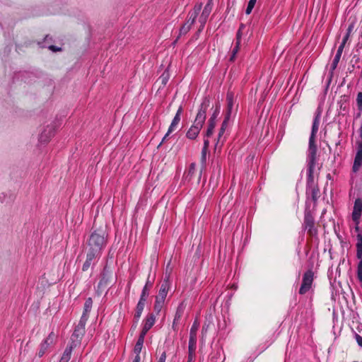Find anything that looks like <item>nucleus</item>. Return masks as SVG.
<instances>
[{
	"label": "nucleus",
	"instance_id": "0e129e2a",
	"mask_svg": "<svg viewBox=\"0 0 362 362\" xmlns=\"http://www.w3.org/2000/svg\"><path fill=\"white\" fill-rule=\"evenodd\" d=\"M171 132H169V129L168 130L167 133L165 134V135L164 136V137L162 139V141L160 143L159 146H160L162 143L167 139V137L169 136V134H170Z\"/></svg>",
	"mask_w": 362,
	"mask_h": 362
},
{
	"label": "nucleus",
	"instance_id": "b1692460",
	"mask_svg": "<svg viewBox=\"0 0 362 362\" xmlns=\"http://www.w3.org/2000/svg\"><path fill=\"white\" fill-rule=\"evenodd\" d=\"M196 349L197 346L195 345H188V355L187 362H194Z\"/></svg>",
	"mask_w": 362,
	"mask_h": 362
},
{
	"label": "nucleus",
	"instance_id": "e433bc0d",
	"mask_svg": "<svg viewBox=\"0 0 362 362\" xmlns=\"http://www.w3.org/2000/svg\"><path fill=\"white\" fill-rule=\"evenodd\" d=\"M202 4H197L194 7V9L192 11H190L189 13L192 14L194 18H197L199 13L200 12L201 9H202Z\"/></svg>",
	"mask_w": 362,
	"mask_h": 362
},
{
	"label": "nucleus",
	"instance_id": "4c0bfd02",
	"mask_svg": "<svg viewBox=\"0 0 362 362\" xmlns=\"http://www.w3.org/2000/svg\"><path fill=\"white\" fill-rule=\"evenodd\" d=\"M149 289L150 288H147V286H144L139 299L146 300L149 295Z\"/></svg>",
	"mask_w": 362,
	"mask_h": 362
},
{
	"label": "nucleus",
	"instance_id": "9d476101",
	"mask_svg": "<svg viewBox=\"0 0 362 362\" xmlns=\"http://www.w3.org/2000/svg\"><path fill=\"white\" fill-rule=\"evenodd\" d=\"M203 124L194 121L193 124L189 127L186 133V137L190 140L195 139L199 135L201 129L203 127Z\"/></svg>",
	"mask_w": 362,
	"mask_h": 362
},
{
	"label": "nucleus",
	"instance_id": "6ab92c4d",
	"mask_svg": "<svg viewBox=\"0 0 362 362\" xmlns=\"http://www.w3.org/2000/svg\"><path fill=\"white\" fill-rule=\"evenodd\" d=\"M306 195L308 198L310 197L312 201L314 202V204L315 205L318 198L320 197V189L318 186L309 187V193H306Z\"/></svg>",
	"mask_w": 362,
	"mask_h": 362
},
{
	"label": "nucleus",
	"instance_id": "5701e85b",
	"mask_svg": "<svg viewBox=\"0 0 362 362\" xmlns=\"http://www.w3.org/2000/svg\"><path fill=\"white\" fill-rule=\"evenodd\" d=\"M72 351L73 349L71 346H66L59 362H69L71 358Z\"/></svg>",
	"mask_w": 362,
	"mask_h": 362
},
{
	"label": "nucleus",
	"instance_id": "c03bdc74",
	"mask_svg": "<svg viewBox=\"0 0 362 362\" xmlns=\"http://www.w3.org/2000/svg\"><path fill=\"white\" fill-rule=\"evenodd\" d=\"M196 18H194L192 14L189 13V18L185 23H187L191 28V26L194 23Z\"/></svg>",
	"mask_w": 362,
	"mask_h": 362
},
{
	"label": "nucleus",
	"instance_id": "5fc2aeb1",
	"mask_svg": "<svg viewBox=\"0 0 362 362\" xmlns=\"http://www.w3.org/2000/svg\"><path fill=\"white\" fill-rule=\"evenodd\" d=\"M344 46L345 45H341V44L339 45V47H338V49H337L336 55H338L339 57L341 56V54H342V52H343Z\"/></svg>",
	"mask_w": 362,
	"mask_h": 362
},
{
	"label": "nucleus",
	"instance_id": "79ce46f5",
	"mask_svg": "<svg viewBox=\"0 0 362 362\" xmlns=\"http://www.w3.org/2000/svg\"><path fill=\"white\" fill-rule=\"evenodd\" d=\"M207 151L206 149H203L202 150V156H201V163L202 164L203 166L205 165L206 164V153H207Z\"/></svg>",
	"mask_w": 362,
	"mask_h": 362
},
{
	"label": "nucleus",
	"instance_id": "09e8293b",
	"mask_svg": "<svg viewBox=\"0 0 362 362\" xmlns=\"http://www.w3.org/2000/svg\"><path fill=\"white\" fill-rule=\"evenodd\" d=\"M88 315H89V314L83 313L82 316L81 317V319H80L79 322H82V323H84L86 325V322L88 320Z\"/></svg>",
	"mask_w": 362,
	"mask_h": 362
},
{
	"label": "nucleus",
	"instance_id": "39448f33",
	"mask_svg": "<svg viewBox=\"0 0 362 362\" xmlns=\"http://www.w3.org/2000/svg\"><path fill=\"white\" fill-rule=\"evenodd\" d=\"M210 106V99L209 97H204L198 110L195 117V121L204 124L206 118V112Z\"/></svg>",
	"mask_w": 362,
	"mask_h": 362
},
{
	"label": "nucleus",
	"instance_id": "f257e3e1",
	"mask_svg": "<svg viewBox=\"0 0 362 362\" xmlns=\"http://www.w3.org/2000/svg\"><path fill=\"white\" fill-rule=\"evenodd\" d=\"M108 241V234L103 228L93 230L86 240L85 249L103 255Z\"/></svg>",
	"mask_w": 362,
	"mask_h": 362
},
{
	"label": "nucleus",
	"instance_id": "f704fd0d",
	"mask_svg": "<svg viewBox=\"0 0 362 362\" xmlns=\"http://www.w3.org/2000/svg\"><path fill=\"white\" fill-rule=\"evenodd\" d=\"M183 312H184V309H183L182 306V305H180L177 308V310H176V313H175V315L174 317V320L179 322L183 315Z\"/></svg>",
	"mask_w": 362,
	"mask_h": 362
},
{
	"label": "nucleus",
	"instance_id": "0eeeda50",
	"mask_svg": "<svg viewBox=\"0 0 362 362\" xmlns=\"http://www.w3.org/2000/svg\"><path fill=\"white\" fill-rule=\"evenodd\" d=\"M100 276L101 277L98 284V288L103 289L110 284V279L112 278V272L107 265L104 267Z\"/></svg>",
	"mask_w": 362,
	"mask_h": 362
},
{
	"label": "nucleus",
	"instance_id": "6e6552de",
	"mask_svg": "<svg viewBox=\"0 0 362 362\" xmlns=\"http://www.w3.org/2000/svg\"><path fill=\"white\" fill-rule=\"evenodd\" d=\"M317 146L315 144V139L309 138V146L307 162L308 163L316 164Z\"/></svg>",
	"mask_w": 362,
	"mask_h": 362
},
{
	"label": "nucleus",
	"instance_id": "f8f14e48",
	"mask_svg": "<svg viewBox=\"0 0 362 362\" xmlns=\"http://www.w3.org/2000/svg\"><path fill=\"white\" fill-rule=\"evenodd\" d=\"M315 164L308 163L307 168V181H306V193H309V187L317 186L314 182V170Z\"/></svg>",
	"mask_w": 362,
	"mask_h": 362
},
{
	"label": "nucleus",
	"instance_id": "a19ab883",
	"mask_svg": "<svg viewBox=\"0 0 362 362\" xmlns=\"http://www.w3.org/2000/svg\"><path fill=\"white\" fill-rule=\"evenodd\" d=\"M255 3L256 1H248V4L245 10V13L247 15H249L252 12V9L255 7Z\"/></svg>",
	"mask_w": 362,
	"mask_h": 362
},
{
	"label": "nucleus",
	"instance_id": "a211bd4d",
	"mask_svg": "<svg viewBox=\"0 0 362 362\" xmlns=\"http://www.w3.org/2000/svg\"><path fill=\"white\" fill-rule=\"evenodd\" d=\"M183 111L182 107L180 106L169 127V132H173L180 121V115Z\"/></svg>",
	"mask_w": 362,
	"mask_h": 362
},
{
	"label": "nucleus",
	"instance_id": "864d4df0",
	"mask_svg": "<svg viewBox=\"0 0 362 362\" xmlns=\"http://www.w3.org/2000/svg\"><path fill=\"white\" fill-rule=\"evenodd\" d=\"M166 359V353L165 351H163L161 355L160 356V358L158 361V362H165Z\"/></svg>",
	"mask_w": 362,
	"mask_h": 362
},
{
	"label": "nucleus",
	"instance_id": "9b49d317",
	"mask_svg": "<svg viewBox=\"0 0 362 362\" xmlns=\"http://www.w3.org/2000/svg\"><path fill=\"white\" fill-rule=\"evenodd\" d=\"M362 214V199L358 198L354 202V209L352 211V220L356 224L359 223V220Z\"/></svg>",
	"mask_w": 362,
	"mask_h": 362
},
{
	"label": "nucleus",
	"instance_id": "37998d69",
	"mask_svg": "<svg viewBox=\"0 0 362 362\" xmlns=\"http://www.w3.org/2000/svg\"><path fill=\"white\" fill-rule=\"evenodd\" d=\"M207 18H208V16H204V15L201 14V16L199 18V21L201 23V28L199 29V30L204 28V26L207 21Z\"/></svg>",
	"mask_w": 362,
	"mask_h": 362
},
{
	"label": "nucleus",
	"instance_id": "f03ea898",
	"mask_svg": "<svg viewBox=\"0 0 362 362\" xmlns=\"http://www.w3.org/2000/svg\"><path fill=\"white\" fill-rule=\"evenodd\" d=\"M102 255L85 249V260L82 265L83 272L89 270L93 271Z\"/></svg>",
	"mask_w": 362,
	"mask_h": 362
},
{
	"label": "nucleus",
	"instance_id": "ea45409f",
	"mask_svg": "<svg viewBox=\"0 0 362 362\" xmlns=\"http://www.w3.org/2000/svg\"><path fill=\"white\" fill-rule=\"evenodd\" d=\"M340 58H341V57L335 54L334 58V59L332 61V63L331 64V69H332V71H334L337 68V66L338 65V63H339V62L340 60Z\"/></svg>",
	"mask_w": 362,
	"mask_h": 362
},
{
	"label": "nucleus",
	"instance_id": "de8ad7c7",
	"mask_svg": "<svg viewBox=\"0 0 362 362\" xmlns=\"http://www.w3.org/2000/svg\"><path fill=\"white\" fill-rule=\"evenodd\" d=\"M54 339L55 334L53 332H51L45 340H48V343H49L50 345L53 343Z\"/></svg>",
	"mask_w": 362,
	"mask_h": 362
},
{
	"label": "nucleus",
	"instance_id": "6e6d98bb",
	"mask_svg": "<svg viewBox=\"0 0 362 362\" xmlns=\"http://www.w3.org/2000/svg\"><path fill=\"white\" fill-rule=\"evenodd\" d=\"M85 327H86V325L84 323L78 322V325L76 326L75 328L85 331Z\"/></svg>",
	"mask_w": 362,
	"mask_h": 362
},
{
	"label": "nucleus",
	"instance_id": "13d9d810",
	"mask_svg": "<svg viewBox=\"0 0 362 362\" xmlns=\"http://www.w3.org/2000/svg\"><path fill=\"white\" fill-rule=\"evenodd\" d=\"M178 323H179V322H177V321H175V320H173V322L172 327H173V329L174 331H177V329H178V327H177Z\"/></svg>",
	"mask_w": 362,
	"mask_h": 362
},
{
	"label": "nucleus",
	"instance_id": "473e14b6",
	"mask_svg": "<svg viewBox=\"0 0 362 362\" xmlns=\"http://www.w3.org/2000/svg\"><path fill=\"white\" fill-rule=\"evenodd\" d=\"M220 110H221V105L219 104H217L209 120L211 121V122H216V118L220 113Z\"/></svg>",
	"mask_w": 362,
	"mask_h": 362
},
{
	"label": "nucleus",
	"instance_id": "ddd939ff",
	"mask_svg": "<svg viewBox=\"0 0 362 362\" xmlns=\"http://www.w3.org/2000/svg\"><path fill=\"white\" fill-rule=\"evenodd\" d=\"M227 108L224 118L230 120L232 115L233 107L235 102V95L233 92L228 90L226 95Z\"/></svg>",
	"mask_w": 362,
	"mask_h": 362
},
{
	"label": "nucleus",
	"instance_id": "f3484780",
	"mask_svg": "<svg viewBox=\"0 0 362 362\" xmlns=\"http://www.w3.org/2000/svg\"><path fill=\"white\" fill-rule=\"evenodd\" d=\"M146 300L139 299L136 308V312L134 316V327H136L137 323L141 317V315L142 314V312L144 309V306L146 304Z\"/></svg>",
	"mask_w": 362,
	"mask_h": 362
},
{
	"label": "nucleus",
	"instance_id": "58836bf2",
	"mask_svg": "<svg viewBox=\"0 0 362 362\" xmlns=\"http://www.w3.org/2000/svg\"><path fill=\"white\" fill-rule=\"evenodd\" d=\"M356 104L358 109L362 111V92H359L356 97Z\"/></svg>",
	"mask_w": 362,
	"mask_h": 362
},
{
	"label": "nucleus",
	"instance_id": "e2e57ef3",
	"mask_svg": "<svg viewBox=\"0 0 362 362\" xmlns=\"http://www.w3.org/2000/svg\"><path fill=\"white\" fill-rule=\"evenodd\" d=\"M52 41V39L51 37H49L48 35L45 36V39H44V42L42 43H45V45H47V41Z\"/></svg>",
	"mask_w": 362,
	"mask_h": 362
},
{
	"label": "nucleus",
	"instance_id": "7c9ffc66",
	"mask_svg": "<svg viewBox=\"0 0 362 362\" xmlns=\"http://www.w3.org/2000/svg\"><path fill=\"white\" fill-rule=\"evenodd\" d=\"M93 305V300L91 298H88L86 300L83 308V313L89 314Z\"/></svg>",
	"mask_w": 362,
	"mask_h": 362
},
{
	"label": "nucleus",
	"instance_id": "4d7b16f0",
	"mask_svg": "<svg viewBox=\"0 0 362 362\" xmlns=\"http://www.w3.org/2000/svg\"><path fill=\"white\" fill-rule=\"evenodd\" d=\"M209 146V141L208 139H205L204 140V146L202 148L208 150Z\"/></svg>",
	"mask_w": 362,
	"mask_h": 362
},
{
	"label": "nucleus",
	"instance_id": "72a5a7b5",
	"mask_svg": "<svg viewBox=\"0 0 362 362\" xmlns=\"http://www.w3.org/2000/svg\"><path fill=\"white\" fill-rule=\"evenodd\" d=\"M190 27L189 25L187 24V23H185L182 25V26L180 28V34H179V36L177 37V38L175 40V43L177 41V39L182 35H185L187 34L189 30H190Z\"/></svg>",
	"mask_w": 362,
	"mask_h": 362
},
{
	"label": "nucleus",
	"instance_id": "bf43d9fd",
	"mask_svg": "<svg viewBox=\"0 0 362 362\" xmlns=\"http://www.w3.org/2000/svg\"><path fill=\"white\" fill-rule=\"evenodd\" d=\"M152 286H153V282L151 281H150L149 277H148L144 286H147V288H150L152 287Z\"/></svg>",
	"mask_w": 362,
	"mask_h": 362
},
{
	"label": "nucleus",
	"instance_id": "423d86ee",
	"mask_svg": "<svg viewBox=\"0 0 362 362\" xmlns=\"http://www.w3.org/2000/svg\"><path fill=\"white\" fill-rule=\"evenodd\" d=\"M356 239V257L359 259L357 266V278L362 283V233H358Z\"/></svg>",
	"mask_w": 362,
	"mask_h": 362
},
{
	"label": "nucleus",
	"instance_id": "49530a36",
	"mask_svg": "<svg viewBox=\"0 0 362 362\" xmlns=\"http://www.w3.org/2000/svg\"><path fill=\"white\" fill-rule=\"evenodd\" d=\"M163 304H160L159 302L158 303H156L155 302V304H154V310L156 312L157 314H158L162 308H163Z\"/></svg>",
	"mask_w": 362,
	"mask_h": 362
},
{
	"label": "nucleus",
	"instance_id": "c9c22d12",
	"mask_svg": "<svg viewBox=\"0 0 362 362\" xmlns=\"http://www.w3.org/2000/svg\"><path fill=\"white\" fill-rule=\"evenodd\" d=\"M212 6H213V5L211 4V1H208V3L204 6V8L202 11V14L204 15V16H208L209 17V14L211 12Z\"/></svg>",
	"mask_w": 362,
	"mask_h": 362
},
{
	"label": "nucleus",
	"instance_id": "bb28decb",
	"mask_svg": "<svg viewBox=\"0 0 362 362\" xmlns=\"http://www.w3.org/2000/svg\"><path fill=\"white\" fill-rule=\"evenodd\" d=\"M168 288L169 285L168 281H164L160 286L158 295L166 297L168 291Z\"/></svg>",
	"mask_w": 362,
	"mask_h": 362
},
{
	"label": "nucleus",
	"instance_id": "20e7f679",
	"mask_svg": "<svg viewBox=\"0 0 362 362\" xmlns=\"http://www.w3.org/2000/svg\"><path fill=\"white\" fill-rule=\"evenodd\" d=\"M313 272L311 269L305 272L303 276L302 284L299 289L300 295L305 294L311 288L313 281Z\"/></svg>",
	"mask_w": 362,
	"mask_h": 362
},
{
	"label": "nucleus",
	"instance_id": "a878e982",
	"mask_svg": "<svg viewBox=\"0 0 362 362\" xmlns=\"http://www.w3.org/2000/svg\"><path fill=\"white\" fill-rule=\"evenodd\" d=\"M155 322H156V317H155L154 314L150 313L146 316V317L145 319L144 325L151 328L153 326V325L155 324Z\"/></svg>",
	"mask_w": 362,
	"mask_h": 362
},
{
	"label": "nucleus",
	"instance_id": "2eb2a0df",
	"mask_svg": "<svg viewBox=\"0 0 362 362\" xmlns=\"http://www.w3.org/2000/svg\"><path fill=\"white\" fill-rule=\"evenodd\" d=\"M362 165V141L358 144L352 170L356 173Z\"/></svg>",
	"mask_w": 362,
	"mask_h": 362
},
{
	"label": "nucleus",
	"instance_id": "8fccbe9b",
	"mask_svg": "<svg viewBox=\"0 0 362 362\" xmlns=\"http://www.w3.org/2000/svg\"><path fill=\"white\" fill-rule=\"evenodd\" d=\"M165 296H159L158 295L156 297V303H160V304H163L165 302Z\"/></svg>",
	"mask_w": 362,
	"mask_h": 362
},
{
	"label": "nucleus",
	"instance_id": "052dcab7",
	"mask_svg": "<svg viewBox=\"0 0 362 362\" xmlns=\"http://www.w3.org/2000/svg\"><path fill=\"white\" fill-rule=\"evenodd\" d=\"M146 334H147V332L142 329L139 334V338L144 340V338H145V336Z\"/></svg>",
	"mask_w": 362,
	"mask_h": 362
},
{
	"label": "nucleus",
	"instance_id": "393cba45",
	"mask_svg": "<svg viewBox=\"0 0 362 362\" xmlns=\"http://www.w3.org/2000/svg\"><path fill=\"white\" fill-rule=\"evenodd\" d=\"M216 127V122L208 121L207 128L204 134L205 137H210L214 132V129Z\"/></svg>",
	"mask_w": 362,
	"mask_h": 362
},
{
	"label": "nucleus",
	"instance_id": "774afa93",
	"mask_svg": "<svg viewBox=\"0 0 362 362\" xmlns=\"http://www.w3.org/2000/svg\"><path fill=\"white\" fill-rule=\"evenodd\" d=\"M150 329H151V328H150L149 327H147V326H146V325H144L143 328H142V329H143V330H144V331H146V332H148V330H149Z\"/></svg>",
	"mask_w": 362,
	"mask_h": 362
},
{
	"label": "nucleus",
	"instance_id": "4be33fe9",
	"mask_svg": "<svg viewBox=\"0 0 362 362\" xmlns=\"http://www.w3.org/2000/svg\"><path fill=\"white\" fill-rule=\"evenodd\" d=\"M196 171V164L194 163H192L189 166L187 172L185 174V180L189 182L192 177L194 176Z\"/></svg>",
	"mask_w": 362,
	"mask_h": 362
},
{
	"label": "nucleus",
	"instance_id": "603ef678",
	"mask_svg": "<svg viewBox=\"0 0 362 362\" xmlns=\"http://www.w3.org/2000/svg\"><path fill=\"white\" fill-rule=\"evenodd\" d=\"M355 339H356L358 346L362 347V337L361 335H359L358 334H356Z\"/></svg>",
	"mask_w": 362,
	"mask_h": 362
},
{
	"label": "nucleus",
	"instance_id": "a18cd8bd",
	"mask_svg": "<svg viewBox=\"0 0 362 362\" xmlns=\"http://www.w3.org/2000/svg\"><path fill=\"white\" fill-rule=\"evenodd\" d=\"M43 47H47L49 49L54 52L61 50L60 47L52 45H44Z\"/></svg>",
	"mask_w": 362,
	"mask_h": 362
},
{
	"label": "nucleus",
	"instance_id": "7ed1b4c3",
	"mask_svg": "<svg viewBox=\"0 0 362 362\" xmlns=\"http://www.w3.org/2000/svg\"><path fill=\"white\" fill-rule=\"evenodd\" d=\"M303 227L305 230H308L310 235H315L317 230L315 227V218L310 209H306L305 211Z\"/></svg>",
	"mask_w": 362,
	"mask_h": 362
},
{
	"label": "nucleus",
	"instance_id": "aec40b11",
	"mask_svg": "<svg viewBox=\"0 0 362 362\" xmlns=\"http://www.w3.org/2000/svg\"><path fill=\"white\" fill-rule=\"evenodd\" d=\"M198 330V325L194 323L190 329L189 339L188 345L197 346V332Z\"/></svg>",
	"mask_w": 362,
	"mask_h": 362
},
{
	"label": "nucleus",
	"instance_id": "2f4dec72",
	"mask_svg": "<svg viewBox=\"0 0 362 362\" xmlns=\"http://www.w3.org/2000/svg\"><path fill=\"white\" fill-rule=\"evenodd\" d=\"M144 341V339L138 338L137 341L134 348V351L136 354H140L143 347Z\"/></svg>",
	"mask_w": 362,
	"mask_h": 362
},
{
	"label": "nucleus",
	"instance_id": "69168bd1",
	"mask_svg": "<svg viewBox=\"0 0 362 362\" xmlns=\"http://www.w3.org/2000/svg\"><path fill=\"white\" fill-rule=\"evenodd\" d=\"M140 360H141V358H140V354H136L135 356V358L133 361V362H140Z\"/></svg>",
	"mask_w": 362,
	"mask_h": 362
},
{
	"label": "nucleus",
	"instance_id": "c85d7f7f",
	"mask_svg": "<svg viewBox=\"0 0 362 362\" xmlns=\"http://www.w3.org/2000/svg\"><path fill=\"white\" fill-rule=\"evenodd\" d=\"M228 122L229 120H226V118H224L222 124H221V127L219 129V132H218V142H219V141L221 140V138L222 137V136L223 135V134L225 133V131L228 127Z\"/></svg>",
	"mask_w": 362,
	"mask_h": 362
},
{
	"label": "nucleus",
	"instance_id": "338daca9",
	"mask_svg": "<svg viewBox=\"0 0 362 362\" xmlns=\"http://www.w3.org/2000/svg\"><path fill=\"white\" fill-rule=\"evenodd\" d=\"M353 28H354V25H350L349 26L348 29H347V33H349V35H350V33H351Z\"/></svg>",
	"mask_w": 362,
	"mask_h": 362
},
{
	"label": "nucleus",
	"instance_id": "680f3d73",
	"mask_svg": "<svg viewBox=\"0 0 362 362\" xmlns=\"http://www.w3.org/2000/svg\"><path fill=\"white\" fill-rule=\"evenodd\" d=\"M349 37V33H346V35L344 37L343 40L341 44L345 45Z\"/></svg>",
	"mask_w": 362,
	"mask_h": 362
},
{
	"label": "nucleus",
	"instance_id": "c756f323",
	"mask_svg": "<svg viewBox=\"0 0 362 362\" xmlns=\"http://www.w3.org/2000/svg\"><path fill=\"white\" fill-rule=\"evenodd\" d=\"M49 346V343H48V340H44L43 342L40 344V348L37 354L38 356L42 357L45 354Z\"/></svg>",
	"mask_w": 362,
	"mask_h": 362
},
{
	"label": "nucleus",
	"instance_id": "3c124183",
	"mask_svg": "<svg viewBox=\"0 0 362 362\" xmlns=\"http://www.w3.org/2000/svg\"><path fill=\"white\" fill-rule=\"evenodd\" d=\"M165 296H159L158 295L156 297V303H160V304H163L165 302Z\"/></svg>",
	"mask_w": 362,
	"mask_h": 362
},
{
	"label": "nucleus",
	"instance_id": "4468645a",
	"mask_svg": "<svg viewBox=\"0 0 362 362\" xmlns=\"http://www.w3.org/2000/svg\"><path fill=\"white\" fill-rule=\"evenodd\" d=\"M85 334V331L82 329H74V331L71 337V343L67 346H71L72 349L81 344L82 337Z\"/></svg>",
	"mask_w": 362,
	"mask_h": 362
},
{
	"label": "nucleus",
	"instance_id": "dca6fc26",
	"mask_svg": "<svg viewBox=\"0 0 362 362\" xmlns=\"http://www.w3.org/2000/svg\"><path fill=\"white\" fill-rule=\"evenodd\" d=\"M244 28H245V25L243 24H241L238 32H237L236 42H235V47H233V49L232 50V54L229 59L230 62H233L235 59L236 54L238 53L239 48H240V40H241V36H242V29H243Z\"/></svg>",
	"mask_w": 362,
	"mask_h": 362
},
{
	"label": "nucleus",
	"instance_id": "1a4fd4ad",
	"mask_svg": "<svg viewBox=\"0 0 362 362\" xmlns=\"http://www.w3.org/2000/svg\"><path fill=\"white\" fill-rule=\"evenodd\" d=\"M55 133V127L54 124L47 125L46 128L42 132L39 136V141L42 144L49 142Z\"/></svg>",
	"mask_w": 362,
	"mask_h": 362
},
{
	"label": "nucleus",
	"instance_id": "cd10ccee",
	"mask_svg": "<svg viewBox=\"0 0 362 362\" xmlns=\"http://www.w3.org/2000/svg\"><path fill=\"white\" fill-rule=\"evenodd\" d=\"M170 72L168 69H165L159 78V81L163 86H165L170 79Z\"/></svg>",
	"mask_w": 362,
	"mask_h": 362
},
{
	"label": "nucleus",
	"instance_id": "412c9836",
	"mask_svg": "<svg viewBox=\"0 0 362 362\" xmlns=\"http://www.w3.org/2000/svg\"><path fill=\"white\" fill-rule=\"evenodd\" d=\"M320 114L317 113L313 122L312 125V130L310 137H313V139H315L316 134L319 129V124H320Z\"/></svg>",
	"mask_w": 362,
	"mask_h": 362
}]
</instances>
